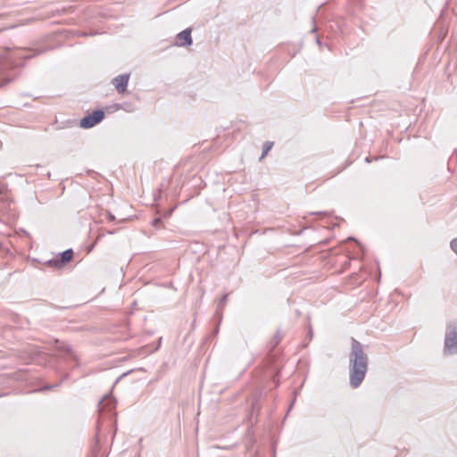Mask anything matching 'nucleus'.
Listing matches in <instances>:
<instances>
[{
  "label": "nucleus",
  "mask_w": 457,
  "mask_h": 457,
  "mask_svg": "<svg viewBox=\"0 0 457 457\" xmlns=\"http://www.w3.org/2000/svg\"><path fill=\"white\" fill-rule=\"evenodd\" d=\"M350 367V384L356 388L361 385L367 372L368 357L363 352L361 343L355 339L352 340Z\"/></svg>",
  "instance_id": "obj_1"
},
{
  "label": "nucleus",
  "mask_w": 457,
  "mask_h": 457,
  "mask_svg": "<svg viewBox=\"0 0 457 457\" xmlns=\"http://www.w3.org/2000/svg\"><path fill=\"white\" fill-rule=\"evenodd\" d=\"M445 350L451 354L457 353V324H449L447 327Z\"/></svg>",
  "instance_id": "obj_2"
},
{
  "label": "nucleus",
  "mask_w": 457,
  "mask_h": 457,
  "mask_svg": "<svg viewBox=\"0 0 457 457\" xmlns=\"http://www.w3.org/2000/svg\"><path fill=\"white\" fill-rule=\"evenodd\" d=\"M104 117L103 111H95L92 114H89L80 120V127L84 129L92 128L99 123Z\"/></svg>",
  "instance_id": "obj_3"
},
{
  "label": "nucleus",
  "mask_w": 457,
  "mask_h": 457,
  "mask_svg": "<svg viewBox=\"0 0 457 457\" xmlns=\"http://www.w3.org/2000/svg\"><path fill=\"white\" fill-rule=\"evenodd\" d=\"M129 76L127 74L118 76L112 81L118 92L123 93L126 90Z\"/></svg>",
  "instance_id": "obj_4"
},
{
  "label": "nucleus",
  "mask_w": 457,
  "mask_h": 457,
  "mask_svg": "<svg viewBox=\"0 0 457 457\" xmlns=\"http://www.w3.org/2000/svg\"><path fill=\"white\" fill-rule=\"evenodd\" d=\"M177 38L179 46H190L192 44L191 30L189 29L183 30L178 35Z\"/></svg>",
  "instance_id": "obj_5"
},
{
  "label": "nucleus",
  "mask_w": 457,
  "mask_h": 457,
  "mask_svg": "<svg viewBox=\"0 0 457 457\" xmlns=\"http://www.w3.org/2000/svg\"><path fill=\"white\" fill-rule=\"evenodd\" d=\"M273 143L272 142H265L263 145V153L261 156V160L268 154V152L272 148Z\"/></svg>",
  "instance_id": "obj_6"
},
{
  "label": "nucleus",
  "mask_w": 457,
  "mask_h": 457,
  "mask_svg": "<svg viewBox=\"0 0 457 457\" xmlns=\"http://www.w3.org/2000/svg\"><path fill=\"white\" fill-rule=\"evenodd\" d=\"M72 258V251L71 250H66L62 253V262H69Z\"/></svg>",
  "instance_id": "obj_7"
},
{
  "label": "nucleus",
  "mask_w": 457,
  "mask_h": 457,
  "mask_svg": "<svg viewBox=\"0 0 457 457\" xmlns=\"http://www.w3.org/2000/svg\"><path fill=\"white\" fill-rule=\"evenodd\" d=\"M112 402V399L109 397V396H105L102 402L100 403V405L101 406H105V405H108L110 404Z\"/></svg>",
  "instance_id": "obj_8"
},
{
  "label": "nucleus",
  "mask_w": 457,
  "mask_h": 457,
  "mask_svg": "<svg viewBox=\"0 0 457 457\" xmlns=\"http://www.w3.org/2000/svg\"><path fill=\"white\" fill-rule=\"evenodd\" d=\"M226 301H227V295L223 296L220 303H219V306H224L226 304Z\"/></svg>",
  "instance_id": "obj_9"
},
{
  "label": "nucleus",
  "mask_w": 457,
  "mask_h": 457,
  "mask_svg": "<svg viewBox=\"0 0 457 457\" xmlns=\"http://www.w3.org/2000/svg\"><path fill=\"white\" fill-rule=\"evenodd\" d=\"M160 222L161 219L157 218L153 221V226L157 227Z\"/></svg>",
  "instance_id": "obj_10"
}]
</instances>
